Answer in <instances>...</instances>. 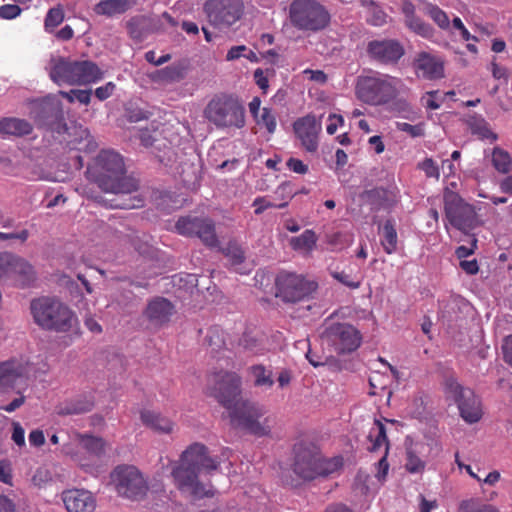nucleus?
I'll return each mask as SVG.
<instances>
[{
  "mask_svg": "<svg viewBox=\"0 0 512 512\" xmlns=\"http://www.w3.org/2000/svg\"><path fill=\"white\" fill-rule=\"evenodd\" d=\"M87 175L102 191L119 195V198L110 204L111 208L135 209L144 205V198L140 195L124 198L138 191L139 181L126 175L125 163L119 153L102 150L87 167Z\"/></svg>",
  "mask_w": 512,
  "mask_h": 512,
  "instance_id": "1",
  "label": "nucleus"
},
{
  "mask_svg": "<svg viewBox=\"0 0 512 512\" xmlns=\"http://www.w3.org/2000/svg\"><path fill=\"white\" fill-rule=\"evenodd\" d=\"M240 388L241 377L236 372L220 371L214 375L212 394L229 410L231 425L258 437L269 435L271 428L268 419L259 421L264 415L263 408L249 401H239Z\"/></svg>",
  "mask_w": 512,
  "mask_h": 512,
  "instance_id": "2",
  "label": "nucleus"
},
{
  "mask_svg": "<svg viewBox=\"0 0 512 512\" xmlns=\"http://www.w3.org/2000/svg\"><path fill=\"white\" fill-rule=\"evenodd\" d=\"M219 465V460L209 456L204 444L195 442L182 452L179 464L172 469L171 474L181 492L190 494L194 499L213 497V489L206 488L198 477L202 470L214 471Z\"/></svg>",
  "mask_w": 512,
  "mask_h": 512,
  "instance_id": "3",
  "label": "nucleus"
},
{
  "mask_svg": "<svg viewBox=\"0 0 512 512\" xmlns=\"http://www.w3.org/2000/svg\"><path fill=\"white\" fill-rule=\"evenodd\" d=\"M203 118L218 130H241L246 126V109L238 95L218 92L205 105Z\"/></svg>",
  "mask_w": 512,
  "mask_h": 512,
  "instance_id": "4",
  "label": "nucleus"
},
{
  "mask_svg": "<svg viewBox=\"0 0 512 512\" xmlns=\"http://www.w3.org/2000/svg\"><path fill=\"white\" fill-rule=\"evenodd\" d=\"M293 454L292 470L297 477L304 481L327 477L343 466L342 457L325 458L320 448L312 442L296 443Z\"/></svg>",
  "mask_w": 512,
  "mask_h": 512,
  "instance_id": "5",
  "label": "nucleus"
},
{
  "mask_svg": "<svg viewBox=\"0 0 512 512\" xmlns=\"http://www.w3.org/2000/svg\"><path fill=\"white\" fill-rule=\"evenodd\" d=\"M34 323L43 330L69 332L77 323L75 312L57 297L41 296L30 302Z\"/></svg>",
  "mask_w": 512,
  "mask_h": 512,
  "instance_id": "6",
  "label": "nucleus"
},
{
  "mask_svg": "<svg viewBox=\"0 0 512 512\" xmlns=\"http://www.w3.org/2000/svg\"><path fill=\"white\" fill-rule=\"evenodd\" d=\"M403 81L395 76L371 71L359 75L355 83V95L363 103L383 106L394 101L401 92Z\"/></svg>",
  "mask_w": 512,
  "mask_h": 512,
  "instance_id": "7",
  "label": "nucleus"
},
{
  "mask_svg": "<svg viewBox=\"0 0 512 512\" xmlns=\"http://www.w3.org/2000/svg\"><path fill=\"white\" fill-rule=\"evenodd\" d=\"M49 76L57 85H89L100 81L104 73L90 60L71 61L59 57L51 60Z\"/></svg>",
  "mask_w": 512,
  "mask_h": 512,
  "instance_id": "8",
  "label": "nucleus"
},
{
  "mask_svg": "<svg viewBox=\"0 0 512 512\" xmlns=\"http://www.w3.org/2000/svg\"><path fill=\"white\" fill-rule=\"evenodd\" d=\"M291 25L300 31L318 32L330 23V13L317 0H293L288 9Z\"/></svg>",
  "mask_w": 512,
  "mask_h": 512,
  "instance_id": "9",
  "label": "nucleus"
},
{
  "mask_svg": "<svg viewBox=\"0 0 512 512\" xmlns=\"http://www.w3.org/2000/svg\"><path fill=\"white\" fill-rule=\"evenodd\" d=\"M320 337L339 355L356 351L362 343L361 332L352 324L332 322L328 319L323 324Z\"/></svg>",
  "mask_w": 512,
  "mask_h": 512,
  "instance_id": "10",
  "label": "nucleus"
},
{
  "mask_svg": "<svg viewBox=\"0 0 512 512\" xmlns=\"http://www.w3.org/2000/svg\"><path fill=\"white\" fill-rule=\"evenodd\" d=\"M444 212L449 223L464 233L483 224L475 207L465 202L459 194L453 191L444 194Z\"/></svg>",
  "mask_w": 512,
  "mask_h": 512,
  "instance_id": "11",
  "label": "nucleus"
},
{
  "mask_svg": "<svg viewBox=\"0 0 512 512\" xmlns=\"http://www.w3.org/2000/svg\"><path fill=\"white\" fill-rule=\"evenodd\" d=\"M445 395L447 400L453 401L459 410L462 419L469 423H477L483 415L479 398L470 388L460 385L455 379L445 382Z\"/></svg>",
  "mask_w": 512,
  "mask_h": 512,
  "instance_id": "12",
  "label": "nucleus"
},
{
  "mask_svg": "<svg viewBox=\"0 0 512 512\" xmlns=\"http://www.w3.org/2000/svg\"><path fill=\"white\" fill-rule=\"evenodd\" d=\"M277 296L284 302L296 303L308 299L318 288V283L301 274L280 272L276 277Z\"/></svg>",
  "mask_w": 512,
  "mask_h": 512,
  "instance_id": "13",
  "label": "nucleus"
},
{
  "mask_svg": "<svg viewBox=\"0 0 512 512\" xmlns=\"http://www.w3.org/2000/svg\"><path fill=\"white\" fill-rule=\"evenodd\" d=\"M111 480L118 494L131 500L144 498L148 491L146 480L133 465L117 466L111 473Z\"/></svg>",
  "mask_w": 512,
  "mask_h": 512,
  "instance_id": "14",
  "label": "nucleus"
},
{
  "mask_svg": "<svg viewBox=\"0 0 512 512\" xmlns=\"http://www.w3.org/2000/svg\"><path fill=\"white\" fill-rule=\"evenodd\" d=\"M36 278L33 266L24 258L12 254L0 255V280L11 279L21 287L30 286Z\"/></svg>",
  "mask_w": 512,
  "mask_h": 512,
  "instance_id": "15",
  "label": "nucleus"
},
{
  "mask_svg": "<svg viewBox=\"0 0 512 512\" xmlns=\"http://www.w3.org/2000/svg\"><path fill=\"white\" fill-rule=\"evenodd\" d=\"M209 22L215 27H229L243 13L241 0H208L204 6Z\"/></svg>",
  "mask_w": 512,
  "mask_h": 512,
  "instance_id": "16",
  "label": "nucleus"
},
{
  "mask_svg": "<svg viewBox=\"0 0 512 512\" xmlns=\"http://www.w3.org/2000/svg\"><path fill=\"white\" fill-rule=\"evenodd\" d=\"M175 228L180 235L197 236L206 246L216 247L218 244L215 225L211 219L185 216L178 219Z\"/></svg>",
  "mask_w": 512,
  "mask_h": 512,
  "instance_id": "17",
  "label": "nucleus"
},
{
  "mask_svg": "<svg viewBox=\"0 0 512 512\" xmlns=\"http://www.w3.org/2000/svg\"><path fill=\"white\" fill-rule=\"evenodd\" d=\"M366 52L369 58L382 65H393L405 54L403 45L395 39L371 40Z\"/></svg>",
  "mask_w": 512,
  "mask_h": 512,
  "instance_id": "18",
  "label": "nucleus"
},
{
  "mask_svg": "<svg viewBox=\"0 0 512 512\" xmlns=\"http://www.w3.org/2000/svg\"><path fill=\"white\" fill-rule=\"evenodd\" d=\"M293 131L301 146L309 153H315L319 147V134L322 131L321 121L313 114L298 118L293 123Z\"/></svg>",
  "mask_w": 512,
  "mask_h": 512,
  "instance_id": "19",
  "label": "nucleus"
},
{
  "mask_svg": "<svg viewBox=\"0 0 512 512\" xmlns=\"http://www.w3.org/2000/svg\"><path fill=\"white\" fill-rule=\"evenodd\" d=\"M29 377V362L22 357L0 361V390L14 389L19 381Z\"/></svg>",
  "mask_w": 512,
  "mask_h": 512,
  "instance_id": "20",
  "label": "nucleus"
},
{
  "mask_svg": "<svg viewBox=\"0 0 512 512\" xmlns=\"http://www.w3.org/2000/svg\"><path fill=\"white\" fill-rule=\"evenodd\" d=\"M35 121L39 127H46L58 134L69 133V127L64 122L59 105L41 103L35 115Z\"/></svg>",
  "mask_w": 512,
  "mask_h": 512,
  "instance_id": "21",
  "label": "nucleus"
},
{
  "mask_svg": "<svg viewBox=\"0 0 512 512\" xmlns=\"http://www.w3.org/2000/svg\"><path fill=\"white\" fill-rule=\"evenodd\" d=\"M368 440L372 443V446L370 448L371 451H377L382 445H385L384 455L377 463L376 474V477L379 480H384L389 470V463L387 461L389 441L386 435L385 425L380 420H374V424L371 427L368 434Z\"/></svg>",
  "mask_w": 512,
  "mask_h": 512,
  "instance_id": "22",
  "label": "nucleus"
},
{
  "mask_svg": "<svg viewBox=\"0 0 512 512\" xmlns=\"http://www.w3.org/2000/svg\"><path fill=\"white\" fill-rule=\"evenodd\" d=\"M413 67L416 75L426 80H438L444 77L443 60L427 52L417 54Z\"/></svg>",
  "mask_w": 512,
  "mask_h": 512,
  "instance_id": "23",
  "label": "nucleus"
},
{
  "mask_svg": "<svg viewBox=\"0 0 512 512\" xmlns=\"http://www.w3.org/2000/svg\"><path fill=\"white\" fill-rule=\"evenodd\" d=\"M174 313L175 307L168 299L155 297L148 302L143 315L152 326L159 328L169 323Z\"/></svg>",
  "mask_w": 512,
  "mask_h": 512,
  "instance_id": "24",
  "label": "nucleus"
},
{
  "mask_svg": "<svg viewBox=\"0 0 512 512\" xmlns=\"http://www.w3.org/2000/svg\"><path fill=\"white\" fill-rule=\"evenodd\" d=\"M62 501L68 512H93L96 500L91 492L84 489H69L62 493Z\"/></svg>",
  "mask_w": 512,
  "mask_h": 512,
  "instance_id": "25",
  "label": "nucleus"
},
{
  "mask_svg": "<svg viewBox=\"0 0 512 512\" xmlns=\"http://www.w3.org/2000/svg\"><path fill=\"white\" fill-rule=\"evenodd\" d=\"M94 407V400L87 395H80L67 400L56 407V412L60 416L79 415L90 412Z\"/></svg>",
  "mask_w": 512,
  "mask_h": 512,
  "instance_id": "26",
  "label": "nucleus"
},
{
  "mask_svg": "<svg viewBox=\"0 0 512 512\" xmlns=\"http://www.w3.org/2000/svg\"><path fill=\"white\" fill-rule=\"evenodd\" d=\"M140 419L146 427L159 434H170L174 428V423L169 418L155 411L142 410Z\"/></svg>",
  "mask_w": 512,
  "mask_h": 512,
  "instance_id": "27",
  "label": "nucleus"
},
{
  "mask_svg": "<svg viewBox=\"0 0 512 512\" xmlns=\"http://www.w3.org/2000/svg\"><path fill=\"white\" fill-rule=\"evenodd\" d=\"M135 0H101L94 7V12L97 15H104L112 17L117 14L125 13L132 6Z\"/></svg>",
  "mask_w": 512,
  "mask_h": 512,
  "instance_id": "28",
  "label": "nucleus"
},
{
  "mask_svg": "<svg viewBox=\"0 0 512 512\" xmlns=\"http://www.w3.org/2000/svg\"><path fill=\"white\" fill-rule=\"evenodd\" d=\"M32 125L19 118H3L0 120V134L12 136H25L32 132Z\"/></svg>",
  "mask_w": 512,
  "mask_h": 512,
  "instance_id": "29",
  "label": "nucleus"
},
{
  "mask_svg": "<svg viewBox=\"0 0 512 512\" xmlns=\"http://www.w3.org/2000/svg\"><path fill=\"white\" fill-rule=\"evenodd\" d=\"M75 438L90 455L100 458L105 454L106 442L103 438L80 432L75 434Z\"/></svg>",
  "mask_w": 512,
  "mask_h": 512,
  "instance_id": "30",
  "label": "nucleus"
},
{
  "mask_svg": "<svg viewBox=\"0 0 512 512\" xmlns=\"http://www.w3.org/2000/svg\"><path fill=\"white\" fill-rule=\"evenodd\" d=\"M466 124L473 134L480 136L482 139H490L496 141L498 136L490 130L487 121L476 113L467 115Z\"/></svg>",
  "mask_w": 512,
  "mask_h": 512,
  "instance_id": "31",
  "label": "nucleus"
},
{
  "mask_svg": "<svg viewBox=\"0 0 512 512\" xmlns=\"http://www.w3.org/2000/svg\"><path fill=\"white\" fill-rule=\"evenodd\" d=\"M317 240L316 233L311 229H307L301 235L292 237L290 239V246L295 251L311 252L315 248Z\"/></svg>",
  "mask_w": 512,
  "mask_h": 512,
  "instance_id": "32",
  "label": "nucleus"
},
{
  "mask_svg": "<svg viewBox=\"0 0 512 512\" xmlns=\"http://www.w3.org/2000/svg\"><path fill=\"white\" fill-rule=\"evenodd\" d=\"M381 245L387 254L397 250L398 236L392 220H387L381 231Z\"/></svg>",
  "mask_w": 512,
  "mask_h": 512,
  "instance_id": "33",
  "label": "nucleus"
},
{
  "mask_svg": "<svg viewBox=\"0 0 512 512\" xmlns=\"http://www.w3.org/2000/svg\"><path fill=\"white\" fill-rule=\"evenodd\" d=\"M458 512H501L495 505L472 497L459 503Z\"/></svg>",
  "mask_w": 512,
  "mask_h": 512,
  "instance_id": "34",
  "label": "nucleus"
},
{
  "mask_svg": "<svg viewBox=\"0 0 512 512\" xmlns=\"http://www.w3.org/2000/svg\"><path fill=\"white\" fill-rule=\"evenodd\" d=\"M248 371L253 377V383L256 387L271 388L274 385L272 371L267 369L264 365H253Z\"/></svg>",
  "mask_w": 512,
  "mask_h": 512,
  "instance_id": "35",
  "label": "nucleus"
},
{
  "mask_svg": "<svg viewBox=\"0 0 512 512\" xmlns=\"http://www.w3.org/2000/svg\"><path fill=\"white\" fill-rule=\"evenodd\" d=\"M206 342L211 353H219L226 349L225 332L219 326H212L208 329Z\"/></svg>",
  "mask_w": 512,
  "mask_h": 512,
  "instance_id": "36",
  "label": "nucleus"
},
{
  "mask_svg": "<svg viewBox=\"0 0 512 512\" xmlns=\"http://www.w3.org/2000/svg\"><path fill=\"white\" fill-rule=\"evenodd\" d=\"M492 165L501 174H508L512 169L510 154L501 147H494L492 151Z\"/></svg>",
  "mask_w": 512,
  "mask_h": 512,
  "instance_id": "37",
  "label": "nucleus"
},
{
  "mask_svg": "<svg viewBox=\"0 0 512 512\" xmlns=\"http://www.w3.org/2000/svg\"><path fill=\"white\" fill-rule=\"evenodd\" d=\"M362 5L368 7V24L381 27L387 23L388 15L384 10L372 0H361Z\"/></svg>",
  "mask_w": 512,
  "mask_h": 512,
  "instance_id": "38",
  "label": "nucleus"
},
{
  "mask_svg": "<svg viewBox=\"0 0 512 512\" xmlns=\"http://www.w3.org/2000/svg\"><path fill=\"white\" fill-rule=\"evenodd\" d=\"M74 129L75 133L79 136V140L75 139L73 141H69V143L73 144V148L79 151L84 150L86 152H92L97 148V144L93 140L87 128L79 126L74 127Z\"/></svg>",
  "mask_w": 512,
  "mask_h": 512,
  "instance_id": "39",
  "label": "nucleus"
},
{
  "mask_svg": "<svg viewBox=\"0 0 512 512\" xmlns=\"http://www.w3.org/2000/svg\"><path fill=\"white\" fill-rule=\"evenodd\" d=\"M425 467V461L413 449L408 448L406 451L405 469L411 474H416L423 472Z\"/></svg>",
  "mask_w": 512,
  "mask_h": 512,
  "instance_id": "40",
  "label": "nucleus"
},
{
  "mask_svg": "<svg viewBox=\"0 0 512 512\" xmlns=\"http://www.w3.org/2000/svg\"><path fill=\"white\" fill-rule=\"evenodd\" d=\"M222 252L230 259L232 265L241 264L245 259L244 251L236 241H229Z\"/></svg>",
  "mask_w": 512,
  "mask_h": 512,
  "instance_id": "41",
  "label": "nucleus"
},
{
  "mask_svg": "<svg viewBox=\"0 0 512 512\" xmlns=\"http://www.w3.org/2000/svg\"><path fill=\"white\" fill-rule=\"evenodd\" d=\"M256 122L258 125L264 126L269 134H273L276 131V116L272 112V109L268 107L261 109V114L256 118Z\"/></svg>",
  "mask_w": 512,
  "mask_h": 512,
  "instance_id": "42",
  "label": "nucleus"
},
{
  "mask_svg": "<svg viewBox=\"0 0 512 512\" xmlns=\"http://www.w3.org/2000/svg\"><path fill=\"white\" fill-rule=\"evenodd\" d=\"M64 20V11L61 6H57L48 10L44 26L46 31H53L54 28L59 26Z\"/></svg>",
  "mask_w": 512,
  "mask_h": 512,
  "instance_id": "43",
  "label": "nucleus"
},
{
  "mask_svg": "<svg viewBox=\"0 0 512 512\" xmlns=\"http://www.w3.org/2000/svg\"><path fill=\"white\" fill-rule=\"evenodd\" d=\"M427 14L433 21L442 29H447L450 26V21L447 14L436 5H429L427 7Z\"/></svg>",
  "mask_w": 512,
  "mask_h": 512,
  "instance_id": "44",
  "label": "nucleus"
},
{
  "mask_svg": "<svg viewBox=\"0 0 512 512\" xmlns=\"http://www.w3.org/2000/svg\"><path fill=\"white\" fill-rule=\"evenodd\" d=\"M253 207H255L254 213L256 215L262 214L269 208L282 209L286 207V203H277L267 199V197H257L253 201Z\"/></svg>",
  "mask_w": 512,
  "mask_h": 512,
  "instance_id": "45",
  "label": "nucleus"
},
{
  "mask_svg": "<svg viewBox=\"0 0 512 512\" xmlns=\"http://www.w3.org/2000/svg\"><path fill=\"white\" fill-rule=\"evenodd\" d=\"M274 194H275V198L277 200H280L279 203H286V207H287L289 204V201L295 195V192H294L293 186L290 182H283L282 184H280L277 187Z\"/></svg>",
  "mask_w": 512,
  "mask_h": 512,
  "instance_id": "46",
  "label": "nucleus"
},
{
  "mask_svg": "<svg viewBox=\"0 0 512 512\" xmlns=\"http://www.w3.org/2000/svg\"><path fill=\"white\" fill-rule=\"evenodd\" d=\"M423 105L430 110H437L440 108L441 103L444 101V97H439L438 90H432L426 92V94L422 97Z\"/></svg>",
  "mask_w": 512,
  "mask_h": 512,
  "instance_id": "47",
  "label": "nucleus"
},
{
  "mask_svg": "<svg viewBox=\"0 0 512 512\" xmlns=\"http://www.w3.org/2000/svg\"><path fill=\"white\" fill-rule=\"evenodd\" d=\"M405 22L411 30L421 36H427L431 31V27L416 16L407 19Z\"/></svg>",
  "mask_w": 512,
  "mask_h": 512,
  "instance_id": "48",
  "label": "nucleus"
},
{
  "mask_svg": "<svg viewBox=\"0 0 512 512\" xmlns=\"http://www.w3.org/2000/svg\"><path fill=\"white\" fill-rule=\"evenodd\" d=\"M396 127L399 131L406 132L411 137H421L425 133L423 123L412 125L407 122H397Z\"/></svg>",
  "mask_w": 512,
  "mask_h": 512,
  "instance_id": "49",
  "label": "nucleus"
},
{
  "mask_svg": "<svg viewBox=\"0 0 512 512\" xmlns=\"http://www.w3.org/2000/svg\"><path fill=\"white\" fill-rule=\"evenodd\" d=\"M0 482L13 485V469L11 462L7 459L0 460Z\"/></svg>",
  "mask_w": 512,
  "mask_h": 512,
  "instance_id": "50",
  "label": "nucleus"
},
{
  "mask_svg": "<svg viewBox=\"0 0 512 512\" xmlns=\"http://www.w3.org/2000/svg\"><path fill=\"white\" fill-rule=\"evenodd\" d=\"M418 168L422 170L428 178L439 179V168L431 158H426L421 163H419Z\"/></svg>",
  "mask_w": 512,
  "mask_h": 512,
  "instance_id": "51",
  "label": "nucleus"
},
{
  "mask_svg": "<svg viewBox=\"0 0 512 512\" xmlns=\"http://www.w3.org/2000/svg\"><path fill=\"white\" fill-rule=\"evenodd\" d=\"M425 400L422 395L413 397L410 404V413L414 418H421L425 413Z\"/></svg>",
  "mask_w": 512,
  "mask_h": 512,
  "instance_id": "52",
  "label": "nucleus"
},
{
  "mask_svg": "<svg viewBox=\"0 0 512 512\" xmlns=\"http://www.w3.org/2000/svg\"><path fill=\"white\" fill-rule=\"evenodd\" d=\"M331 276L350 289H358L361 285L360 281H354L350 275L344 271H333L331 272Z\"/></svg>",
  "mask_w": 512,
  "mask_h": 512,
  "instance_id": "53",
  "label": "nucleus"
},
{
  "mask_svg": "<svg viewBox=\"0 0 512 512\" xmlns=\"http://www.w3.org/2000/svg\"><path fill=\"white\" fill-rule=\"evenodd\" d=\"M128 32L131 38L142 40L144 37L141 19L133 18L127 23Z\"/></svg>",
  "mask_w": 512,
  "mask_h": 512,
  "instance_id": "54",
  "label": "nucleus"
},
{
  "mask_svg": "<svg viewBox=\"0 0 512 512\" xmlns=\"http://www.w3.org/2000/svg\"><path fill=\"white\" fill-rule=\"evenodd\" d=\"M22 9L16 4H5L0 6V18L11 20L20 15Z\"/></svg>",
  "mask_w": 512,
  "mask_h": 512,
  "instance_id": "55",
  "label": "nucleus"
},
{
  "mask_svg": "<svg viewBox=\"0 0 512 512\" xmlns=\"http://www.w3.org/2000/svg\"><path fill=\"white\" fill-rule=\"evenodd\" d=\"M116 88L113 82H107L105 85L96 88L95 96L100 100L104 101L112 96Z\"/></svg>",
  "mask_w": 512,
  "mask_h": 512,
  "instance_id": "56",
  "label": "nucleus"
},
{
  "mask_svg": "<svg viewBox=\"0 0 512 512\" xmlns=\"http://www.w3.org/2000/svg\"><path fill=\"white\" fill-rule=\"evenodd\" d=\"M286 165L291 171L297 174H306L308 172V166L304 164L302 160L297 158H289Z\"/></svg>",
  "mask_w": 512,
  "mask_h": 512,
  "instance_id": "57",
  "label": "nucleus"
},
{
  "mask_svg": "<svg viewBox=\"0 0 512 512\" xmlns=\"http://www.w3.org/2000/svg\"><path fill=\"white\" fill-rule=\"evenodd\" d=\"M17 393L19 394V397L15 398L8 404H0V410L11 413L20 408L25 403L26 398L20 391H17Z\"/></svg>",
  "mask_w": 512,
  "mask_h": 512,
  "instance_id": "58",
  "label": "nucleus"
},
{
  "mask_svg": "<svg viewBox=\"0 0 512 512\" xmlns=\"http://www.w3.org/2000/svg\"><path fill=\"white\" fill-rule=\"evenodd\" d=\"M477 247V239L473 238L471 246L467 247L464 245H461L456 248L455 254L458 259L464 260L466 257L472 255Z\"/></svg>",
  "mask_w": 512,
  "mask_h": 512,
  "instance_id": "59",
  "label": "nucleus"
},
{
  "mask_svg": "<svg viewBox=\"0 0 512 512\" xmlns=\"http://www.w3.org/2000/svg\"><path fill=\"white\" fill-rule=\"evenodd\" d=\"M452 25L453 27L458 30L460 32V35L462 37L463 40L465 41H469V40H474L476 41L477 38L475 36H472L469 31L466 29V27L464 26L462 20L459 18V17H455L453 20H452Z\"/></svg>",
  "mask_w": 512,
  "mask_h": 512,
  "instance_id": "60",
  "label": "nucleus"
},
{
  "mask_svg": "<svg viewBox=\"0 0 512 512\" xmlns=\"http://www.w3.org/2000/svg\"><path fill=\"white\" fill-rule=\"evenodd\" d=\"M254 80L258 87L266 93L269 88V81L264 71L261 68H257L254 71Z\"/></svg>",
  "mask_w": 512,
  "mask_h": 512,
  "instance_id": "61",
  "label": "nucleus"
},
{
  "mask_svg": "<svg viewBox=\"0 0 512 512\" xmlns=\"http://www.w3.org/2000/svg\"><path fill=\"white\" fill-rule=\"evenodd\" d=\"M15 501L7 495L0 493V512H16Z\"/></svg>",
  "mask_w": 512,
  "mask_h": 512,
  "instance_id": "62",
  "label": "nucleus"
},
{
  "mask_svg": "<svg viewBox=\"0 0 512 512\" xmlns=\"http://www.w3.org/2000/svg\"><path fill=\"white\" fill-rule=\"evenodd\" d=\"M12 440L20 447L25 445V431L18 422L13 423Z\"/></svg>",
  "mask_w": 512,
  "mask_h": 512,
  "instance_id": "63",
  "label": "nucleus"
},
{
  "mask_svg": "<svg viewBox=\"0 0 512 512\" xmlns=\"http://www.w3.org/2000/svg\"><path fill=\"white\" fill-rule=\"evenodd\" d=\"M502 349L505 361L512 366V335L505 338Z\"/></svg>",
  "mask_w": 512,
  "mask_h": 512,
  "instance_id": "64",
  "label": "nucleus"
}]
</instances>
